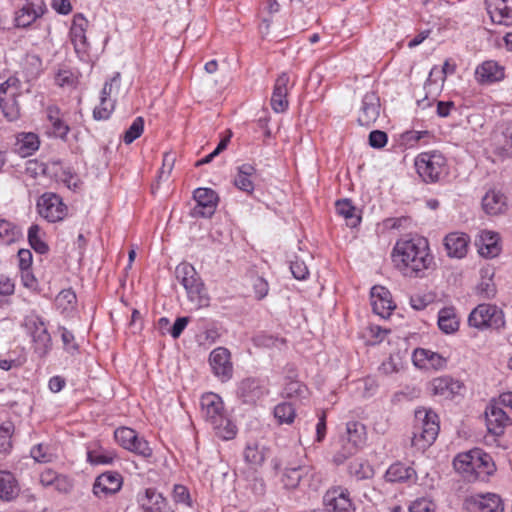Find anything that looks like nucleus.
<instances>
[{"label": "nucleus", "mask_w": 512, "mask_h": 512, "mask_svg": "<svg viewBox=\"0 0 512 512\" xmlns=\"http://www.w3.org/2000/svg\"><path fill=\"white\" fill-rule=\"evenodd\" d=\"M31 457L39 463H48L52 460L53 455L50 453L47 445L37 444L31 448Z\"/></svg>", "instance_id": "nucleus-57"}, {"label": "nucleus", "mask_w": 512, "mask_h": 512, "mask_svg": "<svg viewBox=\"0 0 512 512\" xmlns=\"http://www.w3.org/2000/svg\"><path fill=\"white\" fill-rule=\"evenodd\" d=\"M469 502L478 512H503L504 507L500 496L494 493L476 494Z\"/></svg>", "instance_id": "nucleus-31"}, {"label": "nucleus", "mask_w": 512, "mask_h": 512, "mask_svg": "<svg viewBox=\"0 0 512 512\" xmlns=\"http://www.w3.org/2000/svg\"><path fill=\"white\" fill-rule=\"evenodd\" d=\"M123 478L118 472L107 471L100 474L94 481L93 494L98 497H107L120 491Z\"/></svg>", "instance_id": "nucleus-15"}, {"label": "nucleus", "mask_w": 512, "mask_h": 512, "mask_svg": "<svg viewBox=\"0 0 512 512\" xmlns=\"http://www.w3.org/2000/svg\"><path fill=\"white\" fill-rule=\"evenodd\" d=\"M436 508L435 503L425 497L417 498L408 507L409 512H434Z\"/></svg>", "instance_id": "nucleus-58"}, {"label": "nucleus", "mask_w": 512, "mask_h": 512, "mask_svg": "<svg viewBox=\"0 0 512 512\" xmlns=\"http://www.w3.org/2000/svg\"><path fill=\"white\" fill-rule=\"evenodd\" d=\"M348 472L357 481L371 479L374 476V469L368 461L356 459L350 462Z\"/></svg>", "instance_id": "nucleus-45"}, {"label": "nucleus", "mask_w": 512, "mask_h": 512, "mask_svg": "<svg viewBox=\"0 0 512 512\" xmlns=\"http://www.w3.org/2000/svg\"><path fill=\"white\" fill-rule=\"evenodd\" d=\"M60 332H61V339H62V342L64 345V349L67 352L72 353V354L74 352L78 351V344L75 341L74 334L64 327L60 328Z\"/></svg>", "instance_id": "nucleus-61"}, {"label": "nucleus", "mask_w": 512, "mask_h": 512, "mask_svg": "<svg viewBox=\"0 0 512 512\" xmlns=\"http://www.w3.org/2000/svg\"><path fill=\"white\" fill-rule=\"evenodd\" d=\"M393 262L396 268L407 277L422 278L434 265L426 238L404 237L399 239L393 249Z\"/></svg>", "instance_id": "nucleus-1"}, {"label": "nucleus", "mask_w": 512, "mask_h": 512, "mask_svg": "<svg viewBox=\"0 0 512 512\" xmlns=\"http://www.w3.org/2000/svg\"><path fill=\"white\" fill-rule=\"evenodd\" d=\"M175 277L186 290L188 299L198 308L209 304V297L201 278L193 265L187 262L178 264Z\"/></svg>", "instance_id": "nucleus-3"}, {"label": "nucleus", "mask_w": 512, "mask_h": 512, "mask_svg": "<svg viewBox=\"0 0 512 512\" xmlns=\"http://www.w3.org/2000/svg\"><path fill=\"white\" fill-rule=\"evenodd\" d=\"M475 80L480 85H490L504 79V67L494 60H486L475 69Z\"/></svg>", "instance_id": "nucleus-18"}, {"label": "nucleus", "mask_w": 512, "mask_h": 512, "mask_svg": "<svg viewBox=\"0 0 512 512\" xmlns=\"http://www.w3.org/2000/svg\"><path fill=\"white\" fill-rule=\"evenodd\" d=\"M39 145L40 141L35 133H21L17 136V149L23 157L32 155L38 150Z\"/></svg>", "instance_id": "nucleus-43"}, {"label": "nucleus", "mask_w": 512, "mask_h": 512, "mask_svg": "<svg viewBox=\"0 0 512 512\" xmlns=\"http://www.w3.org/2000/svg\"><path fill=\"white\" fill-rule=\"evenodd\" d=\"M144 131V119L139 116L136 117L129 128L123 134V142L127 145L133 143L137 138H139Z\"/></svg>", "instance_id": "nucleus-51"}, {"label": "nucleus", "mask_w": 512, "mask_h": 512, "mask_svg": "<svg viewBox=\"0 0 512 512\" xmlns=\"http://www.w3.org/2000/svg\"><path fill=\"white\" fill-rule=\"evenodd\" d=\"M485 4L493 23L512 25V0H485Z\"/></svg>", "instance_id": "nucleus-20"}, {"label": "nucleus", "mask_w": 512, "mask_h": 512, "mask_svg": "<svg viewBox=\"0 0 512 512\" xmlns=\"http://www.w3.org/2000/svg\"><path fill=\"white\" fill-rule=\"evenodd\" d=\"M58 179L63 182L69 189L76 190L79 187V177L69 168L63 169L58 174Z\"/></svg>", "instance_id": "nucleus-60"}, {"label": "nucleus", "mask_w": 512, "mask_h": 512, "mask_svg": "<svg viewBox=\"0 0 512 512\" xmlns=\"http://www.w3.org/2000/svg\"><path fill=\"white\" fill-rule=\"evenodd\" d=\"M499 234L489 230H482L476 238L475 244L478 252L485 258H494L501 252Z\"/></svg>", "instance_id": "nucleus-25"}, {"label": "nucleus", "mask_w": 512, "mask_h": 512, "mask_svg": "<svg viewBox=\"0 0 512 512\" xmlns=\"http://www.w3.org/2000/svg\"><path fill=\"white\" fill-rule=\"evenodd\" d=\"M137 503L141 512H165L168 500L156 488H145L137 494Z\"/></svg>", "instance_id": "nucleus-16"}, {"label": "nucleus", "mask_w": 512, "mask_h": 512, "mask_svg": "<svg viewBox=\"0 0 512 512\" xmlns=\"http://www.w3.org/2000/svg\"><path fill=\"white\" fill-rule=\"evenodd\" d=\"M337 213L346 220L347 226L355 228L359 225L361 217L349 199L338 200L335 204Z\"/></svg>", "instance_id": "nucleus-41"}, {"label": "nucleus", "mask_w": 512, "mask_h": 512, "mask_svg": "<svg viewBox=\"0 0 512 512\" xmlns=\"http://www.w3.org/2000/svg\"><path fill=\"white\" fill-rule=\"evenodd\" d=\"M482 208L491 216L504 214L508 209L507 197L500 190L490 189L482 197Z\"/></svg>", "instance_id": "nucleus-30"}, {"label": "nucleus", "mask_w": 512, "mask_h": 512, "mask_svg": "<svg viewBox=\"0 0 512 512\" xmlns=\"http://www.w3.org/2000/svg\"><path fill=\"white\" fill-rule=\"evenodd\" d=\"M47 119L51 124L53 135L65 139L70 131L69 126L61 119L60 110L56 106L47 108Z\"/></svg>", "instance_id": "nucleus-42"}, {"label": "nucleus", "mask_w": 512, "mask_h": 512, "mask_svg": "<svg viewBox=\"0 0 512 512\" xmlns=\"http://www.w3.org/2000/svg\"><path fill=\"white\" fill-rule=\"evenodd\" d=\"M495 151L502 157L512 158V125H507L500 135L496 136Z\"/></svg>", "instance_id": "nucleus-44"}, {"label": "nucleus", "mask_w": 512, "mask_h": 512, "mask_svg": "<svg viewBox=\"0 0 512 512\" xmlns=\"http://www.w3.org/2000/svg\"><path fill=\"white\" fill-rule=\"evenodd\" d=\"M256 167L250 163H243L236 168L233 184L240 191L252 195L255 189Z\"/></svg>", "instance_id": "nucleus-27"}, {"label": "nucleus", "mask_w": 512, "mask_h": 512, "mask_svg": "<svg viewBox=\"0 0 512 512\" xmlns=\"http://www.w3.org/2000/svg\"><path fill=\"white\" fill-rule=\"evenodd\" d=\"M211 370L222 382L229 381L233 376V363L231 353L226 347H216L213 349L208 358Z\"/></svg>", "instance_id": "nucleus-11"}, {"label": "nucleus", "mask_w": 512, "mask_h": 512, "mask_svg": "<svg viewBox=\"0 0 512 512\" xmlns=\"http://www.w3.org/2000/svg\"><path fill=\"white\" fill-rule=\"evenodd\" d=\"M323 503L328 512H355L350 493L343 487L329 489L323 497Z\"/></svg>", "instance_id": "nucleus-13"}, {"label": "nucleus", "mask_w": 512, "mask_h": 512, "mask_svg": "<svg viewBox=\"0 0 512 512\" xmlns=\"http://www.w3.org/2000/svg\"><path fill=\"white\" fill-rule=\"evenodd\" d=\"M29 329L33 341L34 352L39 357H45L51 350L52 342L45 323L38 317L29 320Z\"/></svg>", "instance_id": "nucleus-14"}, {"label": "nucleus", "mask_w": 512, "mask_h": 512, "mask_svg": "<svg viewBox=\"0 0 512 512\" xmlns=\"http://www.w3.org/2000/svg\"><path fill=\"white\" fill-rule=\"evenodd\" d=\"M469 237L465 233H450L444 239V246L450 257L463 258L467 254Z\"/></svg>", "instance_id": "nucleus-32"}, {"label": "nucleus", "mask_w": 512, "mask_h": 512, "mask_svg": "<svg viewBox=\"0 0 512 512\" xmlns=\"http://www.w3.org/2000/svg\"><path fill=\"white\" fill-rule=\"evenodd\" d=\"M346 436L347 444L343 447V452L335 458L338 462L344 461L365 445L367 440L366 427L360 422L350 421L346 424Z\"/></svg>", "instance_id": "nucleus-10"}, {"label": "nucleus", "mask_w": 512, "mask_h": 512, "mask_svg": "<svg viewBox=\"0 0 512 512\" xmlns=\"http://www.w3.org/2000/svg\"><path fill=\"white\" fill-rule=\"evenodd\" d=\"M172 497L175 503L185 504L191 507V498L188 489L184 485H174Z\"/></svg>", "instance_id": "nucleus-59"}, {"label": "nucleus", "mask_w": 512, "mask_h": 512, "mask_svg": "<svg viewBox=\"0 0 512 512\" xmlns=\"http://www.w3.org/2000/svg\"><path fill=\"white\" fill-rule=\"evenodd\" d=\"M20 493L19 483L10 471L0 470V500L13 501Z\"/></svg>", "instance_id": "nucleus-34"}, {"label": "nucleus", "mask_w": 512, "mask_h": 512, "mask_svg": "<svg viewBox=\"0 0 512 512\" xmlns=\"http://www.w3.org/2000/svg\"><path fill=\"white\" fill-rule=\"evenodd\" d=\"M413 363L419 368L440 370L446 367L447 360L436 352L417 348L413 353Z\"/></svg>", "instance_id": "nucleus-28"}, {"label": "nucleus", "mask_w": 512, "mask_h": 512, "mask_svg": "<svg viewBox=\"0 0 512 512\" xmlns=\"http://www.w3.org/2000/svg\"><path fill=\"white\" fill-rule=\"evenodd\" d=\"M302 476H303V468L302 467L289 468V469L285 470L283 477H282V482L285 487L292 489V488L297 487Z\"/></svg>", "instance_id": "nucleus-55"}, {"label": "nucleus", "mask_w": 512, "mask_h": 512, "mask_svg": "<svg viewBox=\"0 0 512 512\" xmlns=\"http://www.w3.org/2000/svg\"><path fill=\"white\" fill-rule=\"evenodd\" d=\"M370 299L374 313L383 318L389 316L395 308L390 292L383 286L372 287Z\"/></svg>", "instance_id": "nucleus-22"}, {"label": "nucleus", "mask_w": 512, "mask_h": 512, "mask_svg": "<svg viewBox=\"0 0 512 512\" xmlns=\"http://www.w3.org/2000/svg\"><path fill=\"white\" fill-rule=\"evenodd\" d=\"M201 408L207 422H217L226 415L221 397L215 393H206L201 397Z\"/></svg>", "instance_id": "nucleus-26"}, {"label": "nucleus", "mask_w": 512, "mask_h": 512, "mask_svg": "<svg viewBox=\"0 0 512 512\" xmlns=\"http://www.w3.org/2000/svg\"><path fill=\"white\" fill-rule=\"evenodd\" d=\"M76 294L71 289L62 290L55 299V305L61 313H69L75 308Z\"/></svg>", "instance_id": "nucleus-49"}, {"label": "nucleus", "mask_w": 512, "mask_h": 512, "mask_svg": "<svg viewBox=\"0 0 512 512\" xmlns=\"http://www.w3.org/2000/svg\"><path fill=\"white\" fill-rule=\"evenodd\" d=\"M197 206L195 213L202 217H211L216 209L218 196L216 192L210 188H197L193 195Z\"/></svg>", "instance_id": "nucleus-21"}, {"label": "nucleus", "mask_w": 512, "mask_h": 512, "mask_svg": "<svg viewBox=\"0 0 512 512\" xmlns=\"http://www.w3.org/2000/svg\"><path fill=\"white\" fill-rule=\"evenodd\" d=\"M486 425L488 431L496 436L504 432V428L509 423V417L502 407L497 403H491L485 410Z\"/></svg>", "instance_id": "nucleus-23"}, {"label": "nucleus", "mask_w": 512, "mask_h": 512, "mask_svg": "<svg viewBox=\"0 0 512 512\" xmlns=\"http://www.w3.org/2000/svg\"><path fill=\"white\" fill-rule=\"evenodd\" d=\"M39 480L44 487L52 486L60 492H68L72 488V482L67 476L58 474L52 469L42 471Z\"/></svg>", "instance_id": "nucleus-35"}, {"label": "nucleus", "mask_w": 512, "mask_h": 512, "mask_svg": "<svg viewBox=\"0 0 512 512\" xmlns=\"http://www.w3.org/2000/svg\"><path fill=\"white\" fill-rule=\"evenodd\" d=\"M47 11L44 0H26L15 12L14 23L18 28H27Z\"/></svg>", "instance_id": "nucleus-12"}, {"label": "nucleus", "mask_w": 512, "mask_h": 512, "mask_svg": "<svg viewBox=\"0 0 512 512\" xmlns=\"http://www.w3.org/2000/svg\"><path fill=\"white\" fill-rule=\"evenodd\" d=\"M215 431V434L222 440H231L237 434L236 425L227 417H221L217 422L210 423Z\"/></svg>", "instance_id": "nucleus-46"}, {"label": "nucleus", "mask_w": 512, "mask_h": 512, "mask_svg": "<svg viewBox=\"0 0 512 512\" xmlns=\"http://www.w3.org/2000/svg\"><path fill=\"white\" fill-rule=\"evenodd\" d=\"M28 241L31 247L40 254L48 252V245L42 240L40 236V228L38 225H32L28 230Z\"/></svg>", "instance_id": "nucleus-52"}, {"label": "nucleus", "mask_w": 512, "mask_h": 512, "mask_svg": "<svg viewBox=\"0 0 512 512\" xmlns=\"http://www.w3.org/2000/svg\"><path fill=\"white\" fill-rule=\"evenodd\" d=\"M468 323L477 329H498L504 325L505 321L503 312L497 306L480 304L469 314Z\"/></svg>", "instance_id": "nucleus-6"}, {"label": "nucleus", "mask_w": 512, "mask_h": 512, "mask_svg": "<svg viewBox=\"0 0 512 512\" xmlns=\"http://www.w3.org/2000/svg\"><path fill=\"white\" fill-rule=\"evenodd\" d=\"M471 475V481L485 480L495 471V465L492 458L481 450V455H477Z\"/></svg>", "instance_id": "nucleus-38"}, {"label": "nucleus", "mask_w": 512, "mask_h": 512, "mask_svg": "<svg viewBox=\"0 0 512 512\" xmlns=\"http://www.w3.org/2000/svg\"><path fill=\"white\" fill-rule=\"evenodd\" d=\"M463 388L462 382L450 376L437 377L430 382L432 394L443 399H452L460 395Z\"/></svg>", "instance_id": "nucleus-17"}, {"label": "nucleus", "mask_w": 512, "mask_h": 512, "mask_svg": "<svg viewBox=\"0 0 512 512\" xmlns=\"http://www.w3.org/2000/svg\"><path fill=\"white\" fill-rule=\"evenodd\" d=\"M264 394V388L260 385L259 380L255 378H247L242 380L237 388V395L244 403H254Z\"/></svg>", "instance_id": "nucleus-33"}, {"label": "nucleus", "mask_w": 512, "mask_h": 512, "mask_svg": "<svg viewBox=\"0 0 512 512\" xmlns=\"http://www.w3.org/2000/svg\"><path fill=\"white\" fill-rule=\"evenodd\" d=\"M20 237L21 231L15 224L0 218V245H11Z\"/></svg>", "instance_id": "nucleus-47"}, {"label": "nucleus", "mask_w": 512, "mask_h": 512, "mask_svg": "<svg viewBox=\"0 0 512 512\" xmlns=\"http://www.w3.org/2000/svg\"><path fill=\"white\" fill-rule=\"evenodd\" d=\"M440 430L438 415L430 409L420 408L415 411V424L412 446L424 451L436 440Z\"/></svg>", "instance_id": "nucleus-2"}, {"label": "nucleus", "mask_w": 512, "mask_h": 512, "mask_svg": "<svg viewBox=\"0 0 512 512\" xmlns=\"http://www.w3.org/2000/svg\"><path fill=\"white\" fill-rule=\"evenodd\" d=\"M116 455L113 451H108L102 447H88L87 461L92 465H107L111 464Z\"/></svg>", "instance_id": "nucleus-48"}, {"label": "nucleus", "mask_w": 512, "mask_h": 512, "mask_svg": "<svg viewBox=\"0 0 512 512\" xmlns=\"http://www.w3.org/2000/svg\"><path fill=\"white\" fill-rule=\"evenodd\" d=\"M14 433V425L6 422L0 425V453H9L12 448L11 437Z\"/></svg>", "instance_id": "nucleus-53"}, {"label": "nucleus", "mask_w": 512, "mask_h": 512, "mask_svg": "<svg viewBox=\"0 0 512 512\" xmlns=\"http://www.w3.org/2000/svg\"><path fill=\"white\" fill-rule=\"evenodd\" d=\"M120 86V74L117 73L106 81L100 94V103L94 108L93 116L96 120H106L115 108V96Z\"/></svg>", "instance_id": "nucleus-9"}, {"label": "nucleus", "mask_w": 512, "mask_h": 512, "mask_svg": "<svg viewBox=\"0 0 512 512\" xmlns=\"http://www.w3.org/2000/svg\"><path fill=\"white\" fill-rule=\"evenodd\" d=\"M274 416L280 424H291L296 416L291 403H280L274 408Z\"/></svg>", "instance_id": "nucleus-50"}, {"label": "nucleus", "mask_w": 512, "mask_h": 512, "mask_svg": "<svg viewBox=\"0 0 512 512\" xmlns=\"http://www.w3.org/2000/svg\"><path fill=\"white\" fill-rule=\"evenodd\" d=\"M477 455H481V450L473 449L468 452L459 453L453 461L455 470L461 473L468 481H471Z\"/></svg>", "instance_id": "nucleus-36"}, {"label": "nucleus", "mask_w": 512, "mask_h": 512, "mask_svg": "<svg viewBox=\"0 0 512 512\" xmlns=\"http://www.w3.org/2000/svg\"><path fill=\"white\" fill-rule=\"evenodd\" d=\"M22 94V83L16 77H9L0 84V108L8 121L19 119L20 105L17 98Z\"/></svg>", "instance_id": "nucleus-5"}, {"label": "nucleus", "mask_w": 512, "mask_h": 512, "mask_svg": "<svg viewBox=\"0 0 512 512\" xmlns=\"http://www.w3.org/2000/svg\"><path fill=\"white\" fill-rule=\"evenodd\" d=\"M290 78L287 73H282L275 81L271 96V107L276 113L284 112L289 105L287 96L289 91Z\"/></svg>", "instance_id": "nucleus-24"}, {"label": "nucleus", "mask_w": 512, "mask_h": 512, "mask_svg": "<svg viewBox=\"0 0 512 512\" xmlns=\"http://www.w3.org/2000/svg\"><path fill=\"white\" fill-rule=\"evenodd\" d=\"M438 326L439 329L446 334H452L458 330L459 317L455 308L445 307L439 311Z\"/></svg>", "instance_id": "nucleus-39"}, {"label": "nucleus", "mask_w": 512, "mask_h": 512, "mask_svg": "<svg viewBox=\"0 0 512 512\" xmlns=\"http://www.w3.org/2000/svg\"><path fill=\"white\" fill-rule=\"evenodd\" d=\"M267 456V449L257 443L247 444L244 450V458L249 463L252 469L257 470L263 465Z\"/></svg>", "instance_id": "nucleus-40"}, {"label": "nucleus", "mask_w": 512, "mask_h": 512, "mask_svg": "<svg viewBox=\"0 0 512 512\" xmlns=\"http://www.w3.org/2000/svg\"><path fill=\"white\" fill-rule=\"evenodd\" d=\"M380 114V100L374 92H368L362 99L359 110L358 123L361 126L369 127L375 123Z\"/></svg>", "instance_id": "nucleus-19"}, {"label": "nucleus", "mask_w": 512, "mask_h": 512, "mask_svg": "<svg viewBox=\"0 0 512 512\" xmlns=\"http://www.w3.org/2000/svg\"><path fill=\"white\" fill-rule=\"evenodd\" d=\"M417 478L416 471L411 466L401 462L393 463L385 473V479L388 482H409Z\"/></svg>", "instance_id": "nucleus-37"}, {"label": "nucleus", "mask_w": 512, "mask_h": 512, "mask_svg": "<svg viewBox=\"0 0 512 512\" xmlns=\"http://www.w3.org/2000/svg\"><path fill=\"white\" fill-rule=\"evenodd\" d=\"M88 27V20L82 15L77 14L74 16L70 28V38L77 53H86L88 49V42L86 38V30Z\"/></svg>", "instance_id": "nucleus-29"}, {"label": "nucleus", "mask_w": 512, "mask_h": 512, "mask_svg": "<svg viewBox=\"0 0 512 512\" xmlns=\"http://www.w3.org/2000/svg\"><path fill=\"white\" fill-rule=\"evenodd\" d=\"M23 68L30 77H36L42 69V60L36 54H27L24 58Z\"/></svg>", "instance_id": "nucleus-54"}, {"label": "nucleus", "mask_w": 512, "mask_h": 512, "mask_svg": "<svg viewBox=\"0 0 512 512\" xmlns=\"http://www.w3.org/2000/svg\"><path fill=\"white\" fill-rule=\"evenodd\" d=\"M36 208L38 214L50 223L62 221L68 213L62 198L52 192L42 194L37 200Z\"/></svg>", "instance_id": "nucleus-7"}, {"label": "nucleus", "mask_w": 512, "mask_h": 512, "mask_svg": "<svg viewBox=\"0 0 512 512\" xmlns=\"http://www.w3.org/2000/svg\"><path fill=\"white\" fill-rule=\"evenodd\" d=\"M388 141V136L384 131L374 130L369 134V145L373 148H383Z\"/></svg>", "instance_id": "nucleus-63"}, {"label": "nucleus", "mask_w": 512, "mask_h": 512, "mask_svg": "<svg viewBox=\"0 0 512 512\" xmlns=\"http://www.w3.org/2000/svg\"><path fill=\"white\" fill-rule=\"evenodd\" d=\"M114 438L120 446L128 451L138 454L144 458L152 456V449L150 448L149 443L144 438H140L136 431L131 428H117L114 432Z\"/></svg>", "instance_id": "nucleus-8"}, {"label": "nucleus", "mask_w": 512, "mask_h": 512, "mask_svg": "<svg viewBox=\"0 0 512 512\" xmlns=\"http://www.w3.org/2000/svg\"><path fill=\"white\" fill-rule=\"evenodd\" d=\"M55 83L60 87L72 88L77 84V76L69 69H59L55 75Z\"/></svg>", "instance_id": "nucleus-56"}, {"label": "nucleus", "mask_w": 512, "mask_h": 512, "mask_svg": "<svg viewBox=\"0 0 512 512\" xmlns=\"http://www.w3.org/2000/svg\"><path fill=\"white\" fill-rule=\"evenodd\" d=\"M290 270L297 280H305L309 275V270L304 261L296 259L291 262Z\"/></svg>", "instance_id": "nucleus-62"}, {"label": "nucleus", "mask_w": 512, "mask_h": 512, "mask_svg": "<svg viewBox=\"0 0 512 512\" xmlns=\"http://www.w3.org/2000/svg\"><path fill=\"white\" fill-rule=\"evenodd\" d=\"M418 175L426 183L437 182L447 174V160L439 151L420 153L415 158Z\"/></svg>", "instance_id": "nucleus-4"}, {"label": "nucleus", "mask_w": 512, "mask_h": 512, "mask_svg": "<svg viewBox=\"0 0 512 512\" xmlns=\"http://www.w3.org/2000/svg\"><path fill=\"white\" fill-rule=\"evenodd\" d=\"M253 290L255 294V298L258 300H262L265 298L269 291L268 282L262 277H256L253 279Z\"/></svg>", "instance_id": "nucleus-64"}]
</instances>
